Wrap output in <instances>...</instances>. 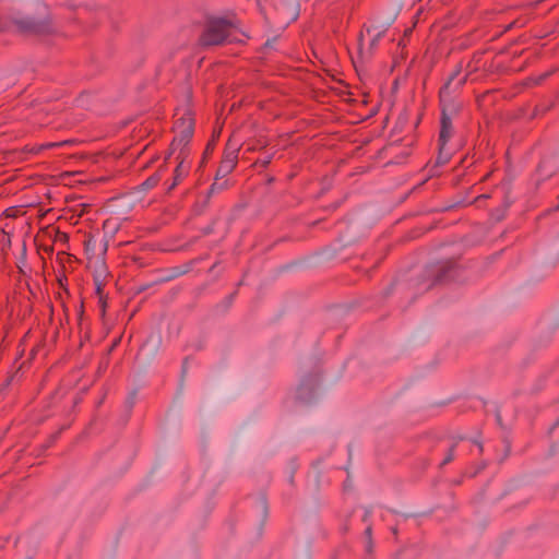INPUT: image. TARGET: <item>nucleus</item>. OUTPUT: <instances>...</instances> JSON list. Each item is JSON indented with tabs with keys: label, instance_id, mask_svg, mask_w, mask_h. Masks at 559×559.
<instances>
[{
	"label": "nucleus",
	"instance_id": "f257e3e1",
	"mask_svg": "<svg viewBox=\"0 0 559 559\" xmlns=\"http://www.w3.org/2000/svg\"><path fill=\"white\" fill-rule=\"evenodd\" d=\"M234 25L225 19L210 20L200 37L202 46H216L231 41Z\"/></svg>",
	"mask_w": 559,
	"mask_h": 559
},
{
	"label": "nucleus",
	"instance_id": "f03ea898",
	"mask_svg": "<svg viewBox=\"0 0 559 559\" xmlns=\"http://www.w3.org/2000/svg\"><path fill=\"white\" fill-rule=\"evenodd\" d=\"M441 106L438 163L444 164L449 159V152L444 150L453 135L452 118L456 114V107L453 102L441 103Z\"/></svg>",
	"mask_w": 559,
	"mask_h": 559
},
{
	"label": "nucleus",
	"instance_id": "7ed1b4c3",
	"mask_svg": "<svg viewBox=\"0 0 559 559\" xmlns=\"http://www.w3.org/2000/svg\"><path fill=\"white\" fill-rule=\"evenodd\" d=\"M193 131V119L191 117L187 116L179 118L175 123L176 135L170 144L171 153H175L178 150V154H180V156L189 155L187 145L192 139Z\"/></svg>",
	"mask_w": 559,
	"mask_h": 559
},
{
	"label": "nucleus",
	"instance_id": "20e7f679",
	"mask_svg": "<svg viewBox=\"0 0 559 559\" xmlns=\"http://www.w3.org/2000/svg\"><path fill=\"white\" fill-rule=\"evenodd\" d=\"M457 273L456 263L453 260H447L431 264L427 267V274L432 277L430 286L451 281Z\"/></svg>",
	"mask_w": 559,
	"mask_h": 559
},
{
	"label": "nucleus",
	"instance_id": "39448f33",
	"mask_svg": "<svg viewBox=\"0 0 559 559\" xmlns=\"http://www.w3.org/2000/svg\"><path fill=\"white\" fill-rule=\"evenodd\" d=\"M460 73H461V68L457 67V69L449 76L445 84L441 87V90H440V102L441 103L452 102V99H451L452 92H455L456 90H459L466 82V76L459 79L456 81V78L460 75Z\"/></svg>",
	"mask_w": 559,
	"mask_h": 559
},
{
	"label": "nucleus",
	"instance_id": "423d86ee",
	"mask_svg": "<svg viewBox=\"0 0 559 559\" xmlns=\"http://www.w3.org/2000/svg\"><path fill=\"white\" fill-rule=\"evenodd\" d=\"M238 160V148L230 147V144L228 143L227 148L224 153V157L221 162V165L216 173V179L224 178L227 176L231 170L235 168Z\"/></svg>",
	"mask_w": 559,
	"mask_h": 559
},
{
	"label": "nucleus",
	"instance_id": "0eeeda50",
	"mask_svg": "<svg viewBox=\"0 0 559 559\" xmlns=\"http://www.w3.org/2000/svg\"><path fill=\"white\" fill-rule=\"evenodd\" d=\"M188 155L180 156V154L177 155V159H179V163L177 167L175 168L174 173V180L171 185L169 186L168 190H173L188 174L190 169V165L186 164V158Z\"/></svg>",
	"mask_w": 559,
	"mask_h": 559
},
{
	"label": "nucleus",
	"instance_id": "6e6552de",
	"mask_svg": "<svg viewBox=\"0 0 559 559\" xmlns=\"http://www.w3.org/2000/svg\"><path fill=\"white\" fill-rule=\"evenodd\" d=\"M367 33H368V35L371 36L370 44H369L370 49H374L377 47L378 43L380 41V39L382 38L384 31H379L376 27H370V28H367Z\"/></svg>",
	"mask_w": 559,
	"mask_h": 559
},
{
	"label": "nucleus",
	"instance_id": "1a4fd4ad",
	"mask_svg": "<svg viewBox=\"0 0 559 559\" xmlns=\"http://www.w3.org/2000/svg\"><path fill=\"white\" fill-rule=\"evenodd\" d=\"M160 180V175L158 173L148 177L145 181H143L142 187L144 190H150L157 186Z\"/></svg>",
	"mask_w": 559,
	"mask_h": 559
},
{
	"label": "nucleus",
	"instance_id": "9d476101",
	"mask_svg": "<svg viewBox=\"0 0 559 559\" xmlns=\"http://www.w3.org/2000/svg\"><path fill=\"white\" fill-rule=\"evenodd\" d=\"M3 239H2V247H10L11 246V233L7 231L4 228H2Z\"/></svg>",
	"mask_w": 559,
	"mask_h": 559
},
{
	"label": "nucleus",
	"instance_id": "9b49d317",
	"mask_svg": "<svg viewBox=\"0 0 559 559\" xmlns=\"http://www.w3.org/2000/svg\"><path fill=\"white\" fill-rule=\"evenodd\" d=\"M224 186H225V182H224V183H222V185H219V186H218L216 182H214V183L211 186L210 190H209V194L214 193L216 190H222V189L224 188Z\"/></svg>",
	"mask_w": 559,
	"mask_h": 559
},
{
	"label": "nucleus",
	"instance_id": "f8f14e48",
	"mask_svg": "<svg viewBox=\"0 0 559 559\" xmlns=\"http://www.w3.org/2000/svg\"><path fill=\"white\" fill-rule=\"evenodd\" d=\"M27 29L29 31H33V32H40V27L39 25L35 24V23H32V22H28L25 26Z\"/></svg>",
	"mask_w": 559,
	"mask_h": 559
},
{
	"label": "nucleus",
	"instance_id": "ddd939ff",
	"mask_svg": "<svg viewBox=\"0 0 559 559\" xmlns=\"http://www.w3.org/2000/svg\"><path fill=\"white\" fill-rule=\"evenodd\" d=\"M453 452H454V449L452 448L450 450L449 454L443 460V462H442L443 465L450 463L453 460V457H454V453Z\"/></svg>",
	"mask_w": 559,
	"mask_h": 559
},
{
	"label": "nucleus",
	"instance_id": "4468645a",
	"mask_svg": "<svg viewBox=\"0 0 559 559\" xmlns=\"http://www.w3.org/2000/svg\"><path fill=\"white\" fill-rule=\"evenodd\" d=\"M271 158H272V157H271L270 155H266V156H264L263 158H261V159H260V162H261V164H262L263 166H266L267 164H270Z\"/></svg>",
	"mask_w": 559,
	"mask_h": 559
},
{
	"label": "nucleus",
	"instance_id": "2eb2a0df",
	"mask_svg": "<svg viewBox=\"0 0 559 559\" xmlns=\"http://www.w3.org/2000/svg\"><path fill=\"white\" fill-rule=\"evenodd\" d=\"M12 210L11 209H8L5 210L4 214L8 216V217H12L14 216L13 212H11Z\"/></svg>",
	"mask_w": 559,
	"mask_h": 559
},
{
	"label": "nucleus",
	"instance_id": "dca6fc26",
	"mask_svg": "<svg viewBox=\"0 0 559 559\" xmlns=\"http://www.w3.org/2000/svg\"><path fill=\"white\" fill-rule=\"evenodd\" d=\"M366 535H367L368 537H370V536H371V527H367V528H366Z\"/></svg>",
	"mask_w": 559,
	"mask_h": 559
},
{
	"label": "nucleus",
	"instance_id": "f3484780",
	"mask_svg": "<svg viewBox=\"0 0 559 559\" xmlns=\"http://www.w3.org/2000/svg\"><path fill=\"white\" fill-rule=\"evenodd\" d=\"M297 15H298V13H297V11L295 10V11H294V13H293V15H292V19H290V20H292V21L296 20V19H297Z\"/></svg>",
	"mask_w": 559,
	"mask_h": 559
}]
</instances>
